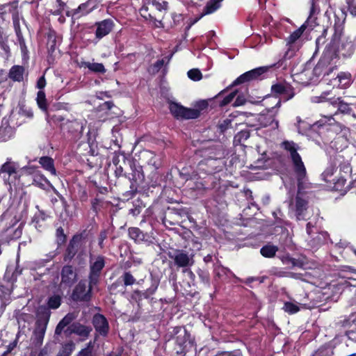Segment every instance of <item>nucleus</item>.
<instances>
[{
  "mask_svg": "<svg viewBox=\"0 0 356 356\" xmlns=\"http://www.w3.org/2000/svg\"><path fill=\"white\" fill-rule=\"evenodd\" d=\"M105 266L104 257L98 256L94 261L90 260V273L88 280L92 285H97L99 283L102 270Z\"/></svg>",
  "mask_w": 356,
  "mask_h": 356,
  "instance_id": "obj_11",
  "label": "nucleus"
},
{
  "mask_svg": "<svg viewBox=\"0 0 356 356\" xmlns=\"http://www.w3.org/2000/svg\"><path fill=\"white\" fill-rule=\"evenodd\" d=\"M86 123V121L83 122V121L74 120L67 121L62 126L63 129L66 130L74 140H78L82 136Z\"/></svg>",
  "mask_w": 356,
  "mask_h": 356,
  "instance_id": "obj_12",
  "label": "nucleus"
},
{
  "mask_svg": "<svg viewBox=\"0 0 356 356\" xmlns=\"http://www.w3.org/2000/svg\"><path fill=\"white\" fill-rule=\"evenodd\" d=\"M69 330L71 332L83 337L84 339L87 338L92 331V328L90 327L83 325L79 323H74L71 324L69 326Z\"/></svg>",
  "mask_w": 356,
  "mask_h": 356,
  "instance_id": "obj_22",
  "label": "nucleus"
},
{
  "mask_svg": "<svg viewBox=\"0 0 356 356\" xmlns=\"http://www.w3.org/2000/svg\"><path fill=\"white\" fill-rule=\"evenodd\" d=\"M330 104L338 108V111L342 113H350L351 108L348 104L344 102L341 98H337L330 102Z\"/></svg>",
  "mask_w": 356,
  "mask_h": 356,
  "instance_id": "obj_36",
  "label": "nucleus"
},
{
  "mask_svg": "<svg viewBox=\"0 0 356 356\" xmlns=\"http://www.w3.org/2000/svg\"><path fill=\"white\" fill-rule=\"evenodd\" d=\"M280 258L282 264L290 268L293 267L302 268L304 266V262L302 260L291 257L288 254L283 255Z\"/></svg>",
  "mask_w": 356,
  "mask_h": 356,
  "instance_id": "obj_27",
  "label": "nucleus"
},
{
  "mask_svg": "<svg viewBox=\"0 0 356 356\" xmlns=\"http://www.w3.org/2000/svg\"><path fill=\"white\" fill-rule=\"evenodd\" d=\"M17 41L19 42V47H20V49L22 51V53L24 54V55H26L28 53V49H27V47L26 45V43H25V40H24V38L23 36H20V37H18L17 38Z\"/></svg>",
  "mask_w": 356,
  "mask_h": 356,
  "instance_id": "obj_56",
  "label": "nucleus"
},
{
  "mask_svg": "<svg viewBox=\"0 0 356 356\" xmlns=\"http://www.w3.org/2000/svg\"><path fill=\"white\" fill-rule=\"evenodd\" d=\"M283 309L289 314H293L299 312V307L293 302H286L284 305Z\"/></svg>",
  "mask_w": 356,
  "mask_h": 356,
  "instance_id": "obj_45",
  "label": "nucleus"
},
{
  "mask_svg": "<svg viewBox=\"0 0 356 356\" xmlns=\"http://www.w3.org/2000/svg\"><path fill=\"white\" fill-rule=\"evenodd\" d=\"M22 19V23L24 24V20L22 17H20L18 10L16 7H13V10L12 12V19L13 27L17 35V38L23 36L21 27H20V19Z\"/></svg>",
  "mask_w": 356,
  "mask_h": 356,
  "instance_id": "obj_26",
  "label": "nucleus"
},
{
  "mask_svg": "<svg viewBox=\"0 0 356 356\" xmlns=\"http://www.w3.org/2000/svg\"><path fill=\"white\" fill-rule=\"evenodd\" d=\"M96 285L90 284L86 280H82L75 286L72 293V299L76 302H89L92 298V290Z\"/></svg>",
  "mask_w": 356,
  "mask_h": 356,
  "instance_id": "obj_7",
  "label": "nucleus"
},
{
  "mask_svg": "<svg viewBox=\"0 0 356 356\" xmlns=\"http://www.w3.org/2000/svg\"><path fill=\"white\" fill-rule=\"evenodd\" d=\"M122 279L123 280L124 286H131L134 284L136 282V279L134 277V276L131 274L129 272H125L122 275Z\"/></svg>",
  "mask_w": 356,
  "mask_h": 356,
  "instance_id": "obj_49",
  "label": "nucleus"
},
{
  "mask_svg": "<svg viewBox=\"0 0 356 356\" xmlns=\"http://www.w3.org/2000/svg\"><path fill=\"white\" fill-rule=\"evenodd\" d=\"M0 49L3 51L5 54L10 52V48L8 45V36L5 33L3 29L0 26Z\"/></svg>",
  "mask_w": 356,
  "mask_h": 356,
  "instance_id": "obj_39",
  "label": "nucleus"
},
{
  "mask_svg": "<svg viewBox=\"0 0 356 356\" xmlns=\"http://www.w3.org/2000/svg\"><path fill=\"white\" fill-rule=\"evenodd\" d=\"M91 354L92 351L90 350L88 348H83L79 352L76 356H91Z\"/></svg>",
  "mask_w": 356,
  "mask_h": 356,
  "instance_id": "obj_64",
  "label": "nucleus"
},
{
  "mask_svg": "<svg viewBox=\"0 0 356 356\" xmlns=\"http://www.w3.org/2000/svg\"><path fill=\"white\" fill-rule=\"evenodd\" d=\"M56 243L58 246H60L66 241V235L64 233V230L62 227H58L56 232Z\"/></svg>",
  "mask_w": 356,
  "mask_h": 356,
  "instance_id": "obj_46",
  "label": "nucleus"
},
{
  "mask_svg": "<svg viewBox=\"0 0 356 356\" xmlns=\"http://www.w3.org/2000/svg\"><path fill=\"white\" fill-rule=\"evenodd\" d=\"M17 173V166L15 163L6 161L0 168V176L3 175V178L6 183L8 182L10 176Z\"/></svg>",
  "mask_w": 356,
  "mask_h": 356,
  "instance_id": "obj_21",
  "label": "nucleus"
},
{
  "mask_svg": "<svg viewBox=\"0 0 356 356\" xmlns=\"http://www.w3.org/2000/svg\"><path fill=\"white\" fill-rule=\"evenodd\" d=\"M282 147L289 153L299 188H304V184L307 181V177L305 166L300 155L298 152V150L300 149L299 145L293 141L285 140L282 143Z\"/></svg>",
  "mask_w": 356,
  "mask_h": 356,
  "instance_id": "obj_2",
  "label": "nucleus"
},
{
  "mask_svg": "<svg viewBox=\"0 0 356 356\" xmlns=\"http://www.w3.org/2000/svg\"><path fill=\"white\" fill-rule=\"evenodd\" d=\"M354 277H347L348 280H344L343 281H338L337 284H333L332 286L336 288L338 291L344 290L346 288L353 287L356 289V271L353 273Z\"/></svg>",
  "mask_w": 356,
  "mask_h": 356,
  "instance_id": "obj_24",
  "label": "nucleus"
},
{
  "mask_svg": "<svg viewBox=\"0 0 356 356\" xmlns=\"http://www.w3.org/2000/svg\"><path fill=\"white\" fill-rule=\"evenodd\" d=\"M319 12V9L316 4L315 0H311V8L309 12V16L307 18L305 24L308 26L311 29H313L316 26V17L315 15Z\"/></svg>",
  "mask_w": 356,
  "mask_h": 356,
  "instance_id": "obj_23",
  "label": "nucleus"
},
{
  "mask_svg": "<svg viewBox=\"0 0 356 356\" xmlns=\"http://www.w3.org/2000/svg\"><path fill=\"white\" fill-rule=\"evenodd\" d=\"M347 270H342L339 273V280L343 281L344 280H348L347 277H354L353 273L356 270L350 269L349 267H346Z\"/></svg>",
  "mask_w": 356,
  "mask_h": 356,
  "instance_id": "obj_48",
  "label": "nucleus"
},
{
  "mask_svg": "<svg viewBox=\"0 0 356 356\" xmlns=\"http://www.w3.org/2000/svg\"><path fill=\"white\" fill-rule=\"evenodd\" d=\"M327 33V29H324L322 34L319 37H318V38L316 39V47L318 48H319L320 46H322L325 44Z\"/></svg>",
  "mask_w": 356,
  "mask_h": 356,
  "instance_id": "obj_53",
  "label": "nucleus"
},
{
  "mask_svg": "<svg viewBox=\"0 0 356 356\" xmlns=\"http://www.w3.org/2000/svg\"><path fill=\"white\" fill-rule=\"evenodd\" d=\"M88 3H81L77 8L72 10V17H80L89 13L90 10L88 9Z\"/></svg>",
  "mask_w": 356,
  "mask_h": 356,
  "instance_id": "obj_42",
  "label": "nucleus"
},
{
  "mask_svg": "<svg viewBox=\"0 0 356 356\" xmlns=\"http://www.w3.org/2000/svg\"><path fill=\"white\" fill-rule=\"evenodd\" d=\"M247 102V99L243 95H239L237 96L235 102L233 104L234 107L240 106L244 105Z\"/></svg>",
  "mask_w": 356,
  "mask_h": 356,
  "instance_id": "obj_57",
  "label": "nucleus"
},
{
  "mask_svg": "<svg viewBox=\"0 0 356 356\" xmlns=\"http://www.w3.org/2000/svg\"><path fill=\"white\" fill-rule=\"evenodd\" d=\"M250 136V134L248 129L241 130L234 136V143L242 145Z\"/></svg>",
  "mask_w": 356,
  "mask_h": 356,
  "instance_id": "obj_41",
  "label": "nucleus"
},
{
  "mask_svg": "<svg viewBox=\"0 0 356 356\" xmlns=\"http://www.w3.org/2000/svg\"><path fill=\"white\" fill-rule=\"evenodd\" d=\"M75 318V316L73 314L69 313L67 314L57 325L55 330V334L60 335L63 332V329L70 325V323Z\"/></svg>",
  "mask_w": 356,
  "mask_h": 356,
  "instance_id": "obj_29",
  "label": "nucleus"
},
{
  "mask_svg": "<svg viewBox=\"0 0 356 356\" xmlns=\"http://www.w3.org/2000/svg\"><path fill=\"white\" fill-rule=\"evenodd\" d=\"M154 6L156 7V9L159 11L166 10L168 8V3L165 1H163L161 3L157 2L154 3Z\"/></svg>",
  "mask_w": 356,
  "mask_h": 356,
  "instance_id": "obj_61",
  "label": "nucleus"
},
{
  "mask_svg": "<svg viewBox=\"0 0 356 356\" xmlns=\"http://www.w3.org/2000/svg\"><path fill=\"white\" fill-rule=\"evenodd\" d=\"M75 348V344L70 341L65 343L58 353V356H70Z\"/></svg>",
  "mask_w": 356,
  "mask_h": 356,
  "instance_id": "obj_38",
  "label": "nucleus"
},
{
  "mask_svg": "<svg viewBox=\"0 0 356 356\" xmlns=\"http://www.w3.org/2000/svg\"><path fill=\"white\" fill-rule=\"evenodd\" d=\"M128 232L130 238L134 240L136 242L140 243L147 241L146 237L147 236L137 227H130Z\"/></svg>",
  "mask_w": 356,
  "mask_h": 356,
  "instance_id": "obj_32",
  "label": "nucleus"
},
{
  "mask_svg": "<svg viewBox=\"0 0 356 356\" xmlns=\"http://www.w3.org/2000/svg\"><path fill=\"white\" fill-rule=\"evenodd\" d=\"M61 284L71 286L77 279V274L72 266H64L61 270Z\"/></svg>",
  "mask_w": 356,
  "mask_h": 356,
  "instance_id": "obj_17",
  "label": "nucleus"
},
{
  "mask_svg": "<svg viewBox=\"0 0 356 356\" xmlns=\"http://www.w3.org/2000/svg\"><path fill=\"white\" fill-rule=\"evenodd\" d=\"M282 95L283 97L285 99V101H288L292 99L295 95L293 88L290 86V92H286Z\"/></svg>",
  "mask_w": 356,
  "mask_h": 356,
  "instance_id": "obj_62",
  "label": "nucleus"
},
{
  "mask_svg": "<svg viewBox=\"0 0 356 356\" xmlns=\"http://www.w3.org/2000/svg\"><path fill=\"white\" fill-rule=\"evenodd\" d=\"M22 234V223H20L18 227L15 229L13 238H19Z\"/></svg>",
  "mask_w": 356,
  "mask_h": 356,
  "instance_id": "obj_60",
  "label": "nucleus"
},
{
  "mask_svg": "<svg viewBox=\"0 0 356 356\" xmlns=\"http://www.w3.org/2000/svg\"><path fill=\"white\" fill-rule=\"evenodd\" d=\"M92 324L97 332L101 336L106 337L109 330V325L105 316L100 314H96L92 318Z\"/></svg>",
  "mask_w": 356,
  "mask_h": 356,
  "instance_id": "obj_15",
  "label": "nucleus"
},
{
  "mask_svg": "<svg viewBox=\"0 0 356 356\" xmlns=\"http://www.w3.org/2000/svg\"><path fill=\"white\" fill-rule=\"evenodd\" d=\"M328 237V234L325 232H319L311 241V245L314 248L321 245L326 242Z\"/></svg>",
  "mask_w": 356,
  "mask_h": 356,
  "instance_id": "obj_37",
  "label": "nucleus"
},
{
  "mask_svg": "<svg viewBox=\"0 0 356 356\" xmlns=\"http://www.w3.org/2000/svg\"><path fill=\"white\" fill-rule=\"evenodd\" d=\"M39 163L46 170L51 172V175H56V170L54 168V160L49 156H42L40 159Z\"/></svg>",
  "mask_w": 356,
  "mask_h": 356,
  "instance_id": "obj_33",
  "label": "nucleus"
},
{
  "mask_svg": "<svg viewBox=\"0 0 356 356\" xmlns=\"http://www.w3.org/2000/svg\"><path fill=\"white\" fill-rule=\"evenodd\" d=\"M61 304V298L58 295H54L49 298L47 305L49 309H56Z\"/></svg>",
  "mask_w": 356,
  "mask_h": 356,
  "instance_id": "obj_43",
  "label": "nucleus"
},
{
  "mask_svg": "<svg viewBox=\"0 0 356 356\" xmlns=\"http://www.w3.org/2000/svg\"><path fill=\"white\" fill-rule=\"evenodd\" d=\"M107 238V233L105 230L104 231H102L99 234V245L100 246L101 248H104V241Z\"/></svg>",
  "mask_w": 356,
  "mask_h": 356,
  "instance_id": "obj_59",
  "label": "nucleus"
},
{
  "mask_svg": "<svg viewBox=\"0 0 356 356\" xmlns=\"http://www.w3.org/2000/svg\"><path fill=\"white\" fill-rule=\"evenodd\" d=\"M146 156L148 159L147 165L149 167H152L155 170L161 167V157L159 155H156L152 152H147Z\"/></svg>",
  "mask_w": 356,
  "mask_h": 356,
  "instance_id": "obj_28",
  "label": "nucleus"
},
{
  "mask_svg": "<svg viewBox=\"0 0 356 356\" xmlns=\"http://www.w3.org/2000/svg\"><path fill=\"white\" fill-rule=\"evenodd\" d=\"M81 67H87L95 73L104 74L106 72V69L102 63L83 61L81 63Z\"/></svg>",
  "mask_w": 356,
  "mask_h": 356,
  "instance_id": "obj_31",
  "label": "nucleus"
},
{
  "mask_svg": "<svg viewBox=\"0 0 356 356\" xmlns=\"http://www.w3.org/2000/svg\"><path fill=\"white\" fill-rule=\"evenodd\" d=\"M24 73V68L20 65L13 66L8 74V76L14 81L20 82L23 80Z\"/></svg>",
  "mask_w": 356,
  "mask_h": 356,
  "instance_id": "obj_25",
  "label": "nucleus"
},
{
  "mask_svg": "<svg viewBox=\"0 0 356 356\" xmlns=\"http://www.w3.org/2000/svg\"><path fill=\"white\" fill-rule=\"evenodd\" d=\"M85 236L83 233L75 234L70 241L64 254V261H71L83 245Z\"/></svg>",
  "mask_w": 356,
  "mask_h": 356,
  "instance_id": "obj_10",
  "label": "nucleus"
},
{
  "mask_svg": "<svg viewBox=\"0 0 356 356\" xmlns=\"http://www.w3.org/2000/svg\"><path fill=\"white\" fill-rule=\"evenodd\" d=\"M223 0H210L209 1L204 8L202 16L209 15L216 12L221 6V2Z\"/></svg>",
  "mask_w": 356,
  "mask_h": 356,
  "instance_id": "obj_30",
  "label": "nucleus"
},
{
  "mask_svg": "<svg viewBox=\"0 0 356 356\" xmlns=\"http://www.w3.org/2000/svg\"><path fill=\"white\" fill-rule=\"evenodd\" d=\"M178 268H191L195 264L194 254L183 249H171L167 253Z\"/></svg>",
  "mask_w": 356,
  "mask_h": 356,
  "instance_id": "obj_4",
  "label": "nucleus"
},
{
  "mask_svg": "<svg viewBox=\"0 0 356 356\" xmlns=\"http://www.w3.org/2000/svg\"><path fill=\"white\" fill-rule=\"evenodd\" d=\"M188 76L193 81H199L202 79L201 72L197 69H192L188 72Z\"/></svg>",
  "mask_w": 356,
  "mask_h": 356,
  "instance_id": "obj_50",
  "label": "nucleus"
},
{
  "mask_svg": "<svg viewBox=\"0 0 356 356\" xmlns=\"http://www.w3.org/2000/svg\"><path fill=\"white\" fill-rule=\"evenodd\" d=\"M18 114L22 117H26L29 118H31L33 115V112L24 106H21L19 108Z\"/></svg>",
  "mask_w": 356,
  "mask_h": 356,
  "instance_id": "obj_54",
  "label": "nucleus"
},
{
  "mask_svg": "<svg viewBox=\"0 0 356 356\" xmlns=\"http://www.w3.org/2000/svg\"><path fill=\"white\" fill-rule=\"evenodd\" d=\"M156 288V286H152L144 291H134L131 294V299L138 304V307H140L142 301L145 299H149L154 293Z\"/></svg>",
  "mask_w": 356,
  "mask_h": 356,
  "instance_id": "obj_18",
  "label": "nucleus"
},
{
  "mask_svg": "<svg viewBox=\"0 0 356 356\" xmlns=\"http://www.w3.org/2000/svg\"><path fill=\"white\" fill-rule=\"evenodd\" d=\"M15 134V129L9 124L8 120L3 118L0 126V142L10 140Z\"/></svg>",
  "mask_w": 356,
  "mask_h": 356,
  "instance_id": "obj_19",
  "label": "nucleus"
},
{
  "mask_svg": "<svg viewBox=\"0 0 356 356\" xmlns=\"http://www.w3.org/2000/svg\"><path fill=\"white\" fill-rule=\"evenodd\" d=\"M236 90L229 93L228 95L223 98V99L219 103V105L222 107L229 104L236 97Z\"/></svg>",
  "mask_w": 356,
  "mask_h": 356,
  "instance_id": "obj_52",
  "label": "nucleus"
},
{
  "mask_svg": "<svg viewBox=\"0 0 356 356\" xmlns=\"http://www.w3.org/2000/svg\"><path fill=\"white\" fill-rule=\"evenodd\" d=\"M278 250L277 246L268 243L260 249V253L264 257L272 258L275 257Z\"/></svg>",
  "mask_w": 356,
  "mask_h": 356,
  "instance_id": "obj_34",
  "label": "nucleus"
},
{
  "mask_svg": "<svg viewBox=\"0 0 356 356\" xmlns=\"http://www.w3.org/2000/svg\"><path fill=\"white\" fill-rule=\"evenodd\" d=\"M307 182L304 184V188H298V193L295 199H291L289 201V210L294 213L298 220H306L307 219L308 202L305 197V195L301 192L306 188ZM298 188H299L298 186Z\"/></svg>",
  "mask_w": 356,
  "mask_h": 356,
  "instance_id": "obj_3",
  "label": "nucleus"
},
{
  "mask_svg": "<svg viewBox=\"0 0 356 356\" xmlns=\"http://www.w3.org/2000/svg\"><path fill=\"white\" fill-rule=\"evenodd\" d=\"M269 67H259L248 72H246L239 76L233 83L232 84L227 87L226 89L222 90L218 95L216 96V98H218L222 93L227 91L230 87L237 86L241 83H248L252 81H258L261 80L264 78V74L268 72Z\"/></svg>",
  "mask_w": 356,
  "mask_h": 356,
  "instance_id": "obj_5",
  "label": "nucleus"
},
{
  "mask_svg": "<svg viewBox=\"0 0 356 356\" xmlns=\"http://www.w3.org/2000/svg\"><path fill=\"white\" fill-rule=\"evenodd\" d=\"M335 172L336 169L334 166L330 165L327 167L321 175L322 179L327 183H332L334 184H339L340 185H343L346 181V179L343 178L337 179L335 177H333Z\"/></svg>",
  "mask_w": 356,
  "mask_h": 356,
  "instance_id": "obj_20",
  "label": "nucleus"
},
{
  "mask_svg": "<svg viewBox=\"0 0 356 356\" xmlns=\"http://www.w3.org/2000/svg\"><path fill=\"white\" fill-rule=\"evenodd\" d=\"M182 273L185 274L189 279V280L187 282L186 284L188 287H191L192 285H195V274L191 271L190 268H185V269L182 270Z\"/></svg>",
  "mask_w": 356,
  "mask_h": 356,
  "instance_id": "obj_47",
  "label": "nucleus"
},
{
  "mask_svg": "<svg viewBox=\"0 0 356 356\" xmlns=\"http://www.w3.org/2000/svg\"><path fill=\"white\" fill-rule=\"evenodd\" d=\"M37 103L38 106L42 111H47V105L46 102V97L44 91L39 90L37 95Z\"/></svg>",
  "mask_w": 356,
  "mask_h": 356,
  "instance_id": "obj_44",
  "label": "nucleus"
},
{
  "mask_svg": "<svg viewBox=\"0 0 356 356\" xmlns=\"http://www.w3.org/2000/svg\"><path fill=\"white\" fill-rule=\"evenodd\" d=\"M271 90L275 95H283L286 92H290V85L288 83H277L272 86Z\"/></svg>",
  "mask_w": 356,
  "mask_h": 356,
  "instance_id": "obj_40",
  "label": "nucleus"
},
{
  "mask_svg": "<svg viewBox=\"0 0 356 356\" xmlns=\"http://www.w3.org/2000/svg\"><path fill=\"white\" fill-rule=\"evenodd\" d=\"M216 274L218 277L227 275L228 273H232L229 269L223 266H218L215 269Z\"/></svg>",
  "mask_w": 356,
  "mask_h": 356,
  "instance_id": "obj_55",
  "label": "nucleus"
},
{
  "mask_svg": "<svg viewBox=\"0 0 356 356\" xmlns=\"http://www.w3.org/2000/svg\"><path fill=\"white\" fill-rule=\"evenodd\" d=\"M46 86V80L44 76H42L37 81V87L39 89H43Z\"/></svg>",
  "mask_w": 356,
  "mask_h": 356,
  "instance_id": "obj_63",
  "label": "nucleus"
},
{
  "mask_svg": "<svg viewBox=\"0 0 356 356\" xmlns=\"http://www.w3.org/2000/svg\"><path fill=\"white\" fill-rule=\"evenodd\" d=\"M95 26L97 28L95 37L98 40H100L111 32L114 26V22L111 19H106L101 22H96Z\"/></svg>",
  "mask_w": 356,
  "mask_h": 356,
  "instance_id": "obj_14",
  "label": "nucleus"
},
{
  "mask_svg": "<svg viewBox=\"0 0 356 356\" xmlns=\"http://www.w3.org/2000/svg\"><path fill=\"white\" fill-rule=\"evenodd\" d=\"M309 27L305 23L297 30L294 31L286 39L287 45L293 44L302 35L305 29Z\"/></svg>",
  "mask_w": 356,
  "mask_h": 356,
  "instance_id": "obj_35",
  "label": "nucleus"
},
{
  "mask_svg": "<svg viewBox=\"0 0 356 356\" xmlns=\"http://www.w3.org/2000/svg\"><path fill=\"white\" fill-rule=\"evenodd\" d=\"M129 166L131 172L126 175L131 182V185L138 186L145 180V175L143 167L136 161H130Z\"/></svg>",
  "mask_w": 356,
  "mask_h": 356,
  "instance_id": "obj_13",
  "label": "nucleus"
},
{
  "mask_svg": "<svg viewBox=\"0 0 356 356\" xmlns=\"http://www.w3.org/2000/svg\"><path fill=\"white\" fill-rule=\"evenodd\" d=\"M333 30L334 33L329 45L326 47L325 54H328L330 59L337 56L350 58L354 54L355 44L349 36L341 40L344 30L343 24L338 19L334 23Z\"/></svg>",
  "mask_w": 356,
  "mask_h": 356,
  "instance_id": "obj_1",
  "label": "nucleus"
},
{
  "mask_svg": "<svg viewBox=\"0 0 356 356\" xmlns=\"http://www.w3.org/2000/svg\"><path fill=\"white\" fill-rule=\"evenodd\" d=\"M199 277L201 279L202 282L207 285L209 284V276L207 273H204L203 271H200L199 273Z\"/></svg>",
  "mask_w": 356,
  "mask_h": 356,
  "instance_id": "obj_58",
  "label": "nucleus"
},
{
  "mask_svg": "<svg viewBox=\"0 0 356 356\" xmlns=\"http://www.w3.org/2000/svg\"><path fill=\"white\" fill-rule=\"evenodd\" d=\"M173 333L175 341V350L177 355L182 356L188 351V348L192 346L190 334L183 327H175Z\"/></svg>",
  "mask_w": 356,
  "mask_h": 356,
  "instance_id": "obj_6",
  "label": "nucleus"
},
{
  "mask_svg": "<svg viewBox=\"0 0 356 356\" xmlns=\"http://www.w3.org/2000/svg\"><path fill=\"white\" fill-rule=\"evenodd\" d=\"M169 109L171 114L177 119H196L200 115L197 109L188 108L174 102H169Z\"/></svg>",
  "mask_w": 356,
  "mask_h": 356,
  "instance_id": "obj_9",
  "label": "nucleus"
},
{
  "mask_svg": "<svg viewBox=\"0 0 356 356\" xmlns=\"http://www.w3.org/2000/svg\"><path fill=\"white\" fill-rule=\"evenodd\" d=\"M41 309L44 310L43 315L37 320L33 332V343L35 346H40L42 344L50 317V312L46 308H41Z\"/></svg>",
  "mask_w": 356,
  "mask_h": 356,
  "instance_id": "obj_8",
  "label": "nucleus"
},
{
  "mask_svg": "<svg viewBox=\"0 0 356 356\" xmlns=\"http://www.w3.org/2000/svg\"><path fill=\"white\" fill-rule=\"evenodd\" d=\"M231 124L232 120L227 118L218 124V129L221 133H224L226 130L231 128Z\"/></svg>",
  "mask_w": 356,
  "mask_h": 356,
  "instance_id": "obj_51",
  "label": "nucleus"
},
{
  "mask_svg": "<svg viewBox=\"0 0 356 356\" xmlns=\"http://www.w3.org/2000/svg\"><path fill=\"white\" fill-rule=\"evenodd\" d=\"M353 81L352 75L348 72H341L337 74V77L330 81L331 84L334 87L339 88H346L349 87Z\"/></svg>",
  "mask_w": 356,
  "mask_h": 356,
  "instance_id": "obj_16",
  "label": "nucleus"
}]
</instances>
